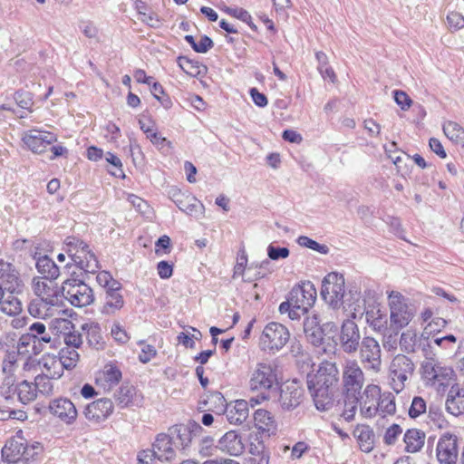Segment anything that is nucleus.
Instances as JSON below:
<instances>
[{
    "label": "nucleus",
    "mask_w": 464,
    "mask_h": 464,
    "mask_svg": "<svg viewBox=\"0 0 464 464\" xmlns=\"http://www.w3.org/2000/svg\"><path fill=\"white\" fill-rule=\"evenodd\" d=\"M14 100L19 107L22 109H29L33 104V96L29 92L17 91L14 93Z\"/></svg>",
    "instance_id": "338daca9"
},
{
    "label": "nucleus",
    "mask_w": 464,
    "mask_h": 464,
    "mask_svg": "<svg viewBox=\"0 0 464 464\" xmlns=\"http://www.w3.org/2000/svg\"><path fill=\"white\" fill-rule=\"evenodd\" d=\"M218 449L215 440L210 436H205L200 440L198 450L200 456L210 457L216 453Z\"/></svg>",
    "instance_id": "5fc2aeb1"
},
{
    "label": "nucleus",
    "mask_w": 464,
    "mask_h": 464,
    "mask_svg": "<svg viewBox=\"0 0 464 464\" xmlns=\"http://www.w3.org/2000/svg\"><path fill=\"white\" fill-rule=\"evenodd\" d=\"M418 342V335L415 332L408 330L403 332L400 338V346L401 351L405 353H414Z\"/></svg>",
    "instance_id": "603ef678"
},
{
    "label": "nucleus",
    "mask_w": 464,
    "mask_h": 464,
    "mask_svg": "<svg viewBox=\"0 0 464 464\" xmlns=\"http://www.w3.org/2000/svg\"><path fill=\"white\" fill-rule=\"evenodd\" d=\"M17 355L24 357L25 359L31 358L32 354H38L43 351V347L36 344L29 333L24 334L17 343Z\"/></svg>",
    "instance_id": "e433bc0d"
},
{
    "label": "nucleus",
    "mask_w": 464,
    "mask_h": 464,
    "mask_svg": "<svg viewBox=\"0 0 464 464\" xmlns=\"http://www.w3.org/2000/svg\"><path fill=\"white\" fill-rule=\"evenodd\" d=\"M15 380L13 375L6 376L0 385V395L6 401H13L16 394Z\"/></svg>",
    "instance_id": "864d4df0"
},
{
    "label": "nucleus",
    "mask_w": 464,
    "mask_h": 464,
    "mask_svg": "<svg viewBox=\"0 0 464 464\" xmlns=\"http://www.w3.org/2000/svg\"><path fill=\"white\" fill-rule=\"evenodd\" d=\"M115 400L121 408L140 407L143 402V396L133 385L123 383L115 393Z\"/></svg>",
    "instance_id": "4be33fe9"
},
{
    "label": "nucleus",
    "mask_w": 464,
    "mask_h": 464,
    "mask_svg": "<svg viewBox=\"0 0 464 464\" xmlns=\"http://www.w3.org/2000/svg\"><path fill=\"white\" fill-rule=\"evenodd\" d=\"M0 310L7 315H16L22 312V303L16 296L9 295L1 301Z\"/></svg>",
    "instance_id": "3c124183"
},
{
    "label": "nucleus",
    "mask_w": 464,
    "mask_h": 464,
    "mask_svg": "<svg viewBox=\"0 0 464 464\" xmlns=\"http://www.w3.org/2000/svg\"><path fill=\"white\" fill-rule=\"evenodd\" d=\"M248 387L256 392L262 400H267L266 392L277 383L276 368L269 362H257L250 367L248 372Z\"/></svg>",
    "instance_id": "20e7f679"
},
{
    "label": "nucleus",
    "mask_w": 464,
    "mask_h": 464,
    "mask_svg": "<svg viewBox=\"0 0 464 464\" xmlns=\"http://www.w3.org/2000/svg\"><path fill=\"white\" fill-rule=\"evenodd\" d=\"M353 435L361 442L363 451L369 452L372 450L374 435L369 426L357 425L353 430Z\"/></svg>",
    "instance_id": "c03bdc74"
},
{
    "label": "nucleus",
    "mask_w": 464,
    "mask_h": 464,
    "mask_svg": "<svg viewBox=\"0 0 464 464\" xmlns=\"http://www.w3.org/2000/svg\"><path fill=\"white\" fill-rule=\"evenodd\" d=\"M82 330L84 332L89 344L96 349H99L102 344V337L101 334V328L96 323H86L82 325Z\"/></svg>",
    "instance_id": "37998d69"
},
{
    "label": "nucleus",
    "mask_w": 464,
    "mask_h": 464,
    "mask_svg": "<svg viewBox=\"0 0 464 464\" xmlns=\"http://www.w3.org/2000/svg\"><path fill=\"white\" fill-rule=\"evenodd\" d=\"M254 420L256 427L263 432L272 434L276 430V420L266 410L259 409L255 411Z\"/></svg>",
    "instance_id": "4c0bfd02"
},
{
    "label": "nucleus",
    "mask_w": 464,
    "mask_h": 464,
    "mask_svg": "<svg viewBox=\"0 0 464 464\" xmlns=\"http://www.w3.org/2000/svg\"><path fill=\"white\" fill-rule=\"evenodd\" d=\"M390 308V328L395 335L406 327L415 316L414 306L401 293L392 291L388 295Z\"/></svg>",
    "instance_id": "7ed1b4c3"
},
{
    "label": "nucleus",
    "mask_w": 464,
    "mask_h": 464,
    "mask_svg": "<svg viewBox=\"0 0 464 464\" xmlns=\"http://www.w3.org/2000/svg\"><path fill=\"white\" fill-rule=\"evenodd\" d=\"M174 202L181 211L188 215L199 217L203 214V204L194 197L179 194L177 195V198L174 199Z\"/></svg>",
    "instance_id": "473e14b6"
},
{
    "label": "nucleus",
    "mask_w": 464,
    "mask_h": 464,
    "mask_svg": "<svg viewBox=\"0 0 464 464\" xmlns=\"http://www.w3.org/2000/svg\"><path fill=\"white\" fill-rule=\"evenodd\" d=\"M97 283L106 290L110 288L121 287V284L112 278L111 275L107 271H101L96 276Z\"/></svg>",
    "instance_id": "052dcab7"
},
{
    "label": "nucleus",
    "mask_w": 464,
    "mask_h": 464,
    "mask_svg": "<svg viewBox=\"0 0 464 464\" xmlns=\"http://www.w3.org/2000/svg\"><path fill=\"white\" fill-rule=\"evenodd\" d=\"M444 134L454 143L464 146V130L455 121H446L443 124Z\"/></svg>",
    "instance_id": "a18cd8bd"
},
{
    "label": "nucleus",
    "mask_w": 464,
    "mask_h": 464,
    "mask_svg": "<svg viewBox=\"0 0 464 464\" xmlns=\"http://www.w3.org/2000/svg\"><path fill=\"white\" fill-rule=\"evenodd\" d=\"M202 431L201 426L196 421L188 424H177L168 430V434L177 450H187L195 436Z\"/></svg>",
    "instance_id": "1a4fd4ad"
},
{
    "label": "nucleus",
    "mask_w": 464,
    "mask_h": 464,
    "mask_svg": "<svg viewBox=\"0 0 464 464\" xmlns=\"http://www.w3.org/2000/svg\"><path fill=\"white\" fill-rule=\"evenodd\" d=\"M381 400V388L376 384H368L359 398L360 415L364 419H372L378 414Z\"/></svg>",
    "instance_id": "2eb2a0df"
},
{
    "label": "nucleus",
    "mask_w": 464,
    "mask_h": 464,
    "mask_svg": "<svg viewBox=\"0 0 464 464\" xmlns=\"http://www.w3.org/2000/svg\"><path fill=\"white\" fill-rule=\"evenodd\" d=\"M359 402V397L358 396H344L343 400V410L341 413V417L345 421H352L354 420L358 403Z\"/></svg>",
    "instance_id": "49530a36"
},
{
    "label": "nucleus",
    "mask_w": 464,
    "mask_h": 464,
    "mask_svg": "<svg viewBox=\"0 0 464 464\" xmlns=\"http://www.w3.org/2000/svg\"><path fill=\"white\" fill-rule=\"evenodd\" d=\"M64 298L75 307L90 305L94 301L92 289L81 279H66L62 285Z\"/></svg>",
    "instance_id": "0eeeda50"
},
{
    "label": "nucleus",
    "mask_w": 464,
    "mask_h": 464,
    "mask_svg": "<svg viewBox=\"0 0 464 464\" xmlns=\"http://www.w3.org/2000/svg\"><path fill=\"white\" fill-rule=\"evenodd\" d=\"M447 21L450 29L459 30L464 28V16L457 12H450L447 15Z\"/></svg>",
    "instance_id": "774afa93"
},
{
    "label": "nucleus",
    "mask_w": 464,
    "mask_h": 464,
    "mask_svg": "<svg viewBox=\"0 0 464 464\" xmlns=\"http://www.w3.org/2000/svg\"><path fill=\"white\" fill-rule=\"evenodd\" d=\"M0 281L5 290L10 294H20L24 290V282L16 267L4 260H0Z\"/></svg>",
    "instance_id": "a211bd4d"
},
{
    "label": "nucleus",
    "mask_w": 464,
    "mask_h": 464,
    "mask_svg": "<svg viewBox=\"0 0 464 464\" xmlns=\"http://www.w3.org/2000/svg\"><path fill=\"white\" fill-rule=\"evenodd\" d=\"M402 433V429L398 424H392L390 426L384 434L383 441L387 445H393L397 440L398 437Z\"/></svg>",
    "instance_id": "69168bd1"
},
{
    "label": "nucleus",
    "mask_w": 464,
    "mask_h": 464,
    "mask_svg": "<svg viewBox=\"0 0 464 464\" xmlns=\"http://www.w3.org/2000/svg\"><path fill=\"white\" fill-rule=\"evenodd\" d=\"M403 440L405 443V450L407 452L415 453L423 447L425 433L417 429H411L405 432Z\"/></svg>",
    "instance_id": "58836bf2"
},
{
    "label": "nucleus",
    "mask_w": 464,
    "mask_h": 464,
    "mask_svg": "<svg viewBox=\"0 0 464 464\" xmlns=\"http://www.w3.org/2000/svg\"><path fill=\"white\" fill-rule=\"evenodd\" d=\"M304 333L306 340L314 346H319L324 340V331L317 315L308 316L304 321Z\"/></svg>",
    "instance_id": "c756f323"
},
{
    "label": "nucleus",
    "mask_w": 464,
    "mask_h": 464,
    "mask_svg": "<svg viewBox=\"0 0 464 464\" xmlns=\"http://www.w3.org/2000/svg\"><path fill=\"white\" fill-rule=\"evenodd\" d=\"M53 377L47 374H38L34 378V388L36 389V393L43 394L44 396H50L53 393V385L51 380Z\"/></svg>",
    "instance_id": "de8ad7c7"
},
{
    "label": "nucleus",
    "mask_w": 464,
    "mask_h": 464,
    "mask_svg": "<svg viewBox=\"0 0 464 464\" xmlns=\"http://www.w3.org/2000/svg\"><path fill=\"white\" fill-rule=\"evenodd\" d=\"M113 410L112 401L109 398H102L89 403L85 407L83 414L89 421L98 424L107 420Z\"/></svg>",
    "instance_id": "6ab92c4d"
},
{
    "label": "nucleus",
    "mask_w": 464,
    "mask_h": 464,
    "mask_svg": "<svg viewBox=\"0 0 464 464\" xmlns=\"http://www.w3.org/2000/svg\"><path fill=\"white\" fill-rule=\"evenodd\" d=\"M178 64L181 70L189 76L197 77L206 72V66L199 63L198 61L191 60L185 56L178 58Z\"/></svg>",
    "instance_id": "a19ab883"
},
{
    "label": "nucleus",
    "mask_w": 464,
    "mask_h": 464,
    "mask_svg": "<svg viewBox=\"0 0 464 464\" xmlns=\"http://www.w3.org/2000/svg\"><path fill=\"white\" fill-rule=\"evenodd\" d=\"M345 293V280L342 274L332 272L322 281L321 295L333 308H339Z\"/></svg>",
    "instance_id": "6e6552de"
},
{
    "label": "nucleus",
    "mask_w": 464,
    "mask_h": 464,
    "mask_svg": "<svg viewBox=\"0 0 464 464\" xmlns=\"http://www.w3.org/2000/svg\"><path fill=\"white\" fill-rule=\"evenodd\" d=\"M290 332L282 324L277 322L268 323L259 339L260 349L270 354H275L282 350L289 342Z\"/></svg>",
    "instance_id": "423d86ee"
},
{
    "label": "nucleus",
    "mask_w": 464,
    "mask_h": 464,
    "mask_svg": "<svg viewBox=\"0 0 464 464\" xmlns=\"http://www.w3.org/2000/svg\"><path fill=\"white\" fill-rule=\"evenodd\" d=\"M44 374H47L53 379H59L63 374V366L59 356L45 353L38 362Z\"/></svg>",
    "instance_id": "7c9ffc66"
},
{
    "label": "nucleus",
    "mask_w": 464,
    "mask_h": 464,
    "mask_svg": "<svg viewBox=\"0 0 464 464\" xmlns=\"http://www.w3.org/2000/svg\"><path fill=\"white\" fill-rule=\"evenodd\" d=\"M361 334L359 327L353 320L343 322L339 334L340 346L346 353H355L360 345Z\"/></svg>",
    "instance_id": "dca6fc26"
},
{
    "label": "nucleus",
    "mask_w": 464,
    "mask_h": 464,
    "mask_svg": "<svg viewBox=\"0 0 464 464\" xmlns=\"http://www.w3.org/2000/svg\"><path fill=\"white\" fill-rule=\"evenodd\" d=\"M140 123V129L146 134L147 138L156 146L163 148L166 144L170 145V142L166 138L159 134L152 127H146L144 123Z\"/></svg>",
    "instance_id": "6e6d98bb"
},
{
    "label": "nucleus",
    "mask_w": 464,
    "mask_h": 464,
    "mask_svg": "<svg viewBox=\"0 0 464 464\" xmlns=\"http://www.w3.org/2000/svg\"><path fill=\"white\" fill-rule=\"evenodd\" d=\"M29 334L34 337V342L40 347L53 342L52 332L47 331L44 324L41 322L34 323L29 326Z\"/></svg>",
    "instance_id": "ea45409f"
},
{
    "label": "nucleus",
    "mask_w": 464,
    "mask_h": 464,
    "mask_svg": "<svg viewBox=\"0 0 464 464\" xmlns=\"http://www.w3.org/2000/svg\"><path fill=\"white\" fill-rule=\"evenodd\" d=\"M22 140L33 153L42 154L46 151L48 146L57 141V135L47 130L33 129L23 134Z\"/></svg>",
    "instance_id": "ddd939ff"
},
{
    "label": "nucleus",
    "mask_w": 464,
    "mask_h": 464,
    "mask_svg": "<svg viewBox=\"0 0 464 464\" xmlns=\"http://www.w3.org/2000/svg\"><path fill=\"white\" fill-rule=\"evenodd\" d=\"M35 267L37 272L41 275L40 277L46 280H55L60 276V269L53 259L47 256H41L35 257Z\"/></svg>",
    "instance_id": "72a5a7b5"
},
{
    "label": "nucleus",
    "mask_w": 464,
    "mask_h": 464,
    "mask_svg": "<svg viewBox=\"0 0 464 464\" xmlns=\"http://www.w3.org/2000/svg\"><path fill=\"white\" fill-rule=\"evenodd\" d=\"M48 411L54 418L66 425L73 424L78 416L74 403L65 397L51 400L48 405Z\"/></svg>",
    "instance_id": "4468645a"
},
{
    "label": "nucleus",
    "mask_w": 464,
    "mask_h": 464,
    "mask_svg": "<svg viewBox=\"0 0 464 464\" xmlns=\"http://www.w3.org/2000/svg\"><path fill=\"white\" fill-rule=\"evenodd\" d=\"M297 243L301 246H304L310 249H313L314 251H317L321 254H327L329 251V248L325 245H321L318 242L313 240L312 238L305 237V236H300L297 238Z\"/></svg>",
    "instance_id": "13d9d810"
},
{
    "label": "nucleus",
    "mask_w": 464,
    "mask_h": 464,
    "mask_svg": "<svg viewBox=\"0 0 464 464\" xmlns=\"http://www.w3.org/2000/svg\"><path fill=\"white\" fill-rule=\"evenodd\" d=\"M420 371L425 386L438 392H444L455 379L452 367L432 358L425 359L421 362Z\"/></svg>",
    "instance_id": "f03ea898"
},
{
    "label": "nucleus",
    "mask_w": 464,
    "mask_h": 464,
    "mask_svg": "<svg viewBox=\"0 0 464 464\" xmlns=\"http://www.w3.org/2000/svg\"><path fill=\"white\" fill-rule=\"evenodd\" d=\"M223 11L233 16V17H236L239 20H241L242 22L247 24L251 28H256V25L252 23V17L250 15V14L243 9V8H232V7H229V6H225V8H223Z\"/></svg>",
    "instance_id": "4d7b16f0"
},
{
    "label": "nucleus",
    "mask_w": 464,
    "mask_h": 464,
    "mask_svg": "<svg viewBox=\"0 0 464 464\" xmlns=\"http://www.w3.org/2000/svg\"><path fill=\"white\" fill-rule=\"evenodd\" d=\"M248 405L244 400L236 401L233 405H228L225 411L227 420L231 424H241L248 417Z\"/></svg>",
    "instance_id": "2f4dec72"
},
{
    "label": "nucleus",
    "mask_w": 464,
    "mask_h": 464,
    "mask_svg": "<svg viewBox=\"0 0 464 464\" xmlns=\"http://www.w3.org/2000/svg\"><path fill=\"white\" fill-rule=\"evenodd\" d=\"M24 449V440L23 438L7 440L1 451L4 464H15L16 461L24 460L22 459L23 450Z\"/></svg>",
    "instance_id": "bb28decb"
},
{
    "label": "nucleus",
    "mask_w": 464,
    "mask_h": 464,
    "mask_svg": "<svg viewBox=\"0 0 464 464\" xmlns=\"http://www.w3.org/2000/svg\"><path fill=\"white\" fill-rule=\"evenodd\" d=\"M303 389L296 381L285 383L280 392L279 402L283 409L290 411L302 401Z\"/></svg>",
    "instance_id": "aec40b11"
},
{
    "label": "nucleus",
    "mask_w": 464,
    "mask_h": 464,
    "mask_svg": "<svg viewBox=\"0 0 464 464\" xmlns=\"http://www.w3.org/2000/svg\"><path fill=\"white\" fill-rule=\"evenodd\" d=\"M152 448L155 450L157 459L160 461H170L176 457L177 450L168 432L159 434L152 444Z\"/></svg>",
    "instance_id": "a878e982"
},
{
    "label": "nucleus",
    "mask_w": 464,
    "mask_h": 464,
    "mask_svg": "<svg viewBox=\"0 0 464 464\" xmlns=\"http://www.w3.org/2000/svg\"><path fill=\"white\" fill-rule=\"evenodd\" d=\"M339 382L335 362L324 361L315 373L307 375V388L318 411H325L334 405V390Z\"/></svg>",
    "instance_id": "f257e3e1"
},
{
    "label": "nucleus",
    "mask_w": 464,
    "mask_h": 464,
    "mask_svg": "<svg viewBox=\"0 0 464 464\" xmlns=\"http://www.w3.org/2000/svg\"><path fill=\"white\" fill-rule=\"evenodd\" d=\"M415 363L405 354L395 355L389 365L388 377L392 389L400 393L413 376Z\"/></svg>",
    "instance_id": "39448f33"
},
{
    "label": "nucleus",
    "mask_w": 464,
    "mask_h": 464,
    "mask_svg": "<svg viewBox=\"0 0 464 464\" xmlns=\"http://www.w3.org/2000/svg\"><path fill=\"white\" fill-rule=\"evenodd\" d=\"M218 450L231 456H239L245 450L241 437L234 430L227 431L218 440Z\"/></svg>",
    "instance_id": "c85d7f7f"
},
{
    "label": "nucleus",
    "mask_w": 464,
    "mask_h": 464,
    "mask_svg": "<svg viewBox=\"0 0 464 464\" xmlns=\"http://www.w3.org/2000/svg\"><path fill=\"white\" fill-rule=\"evenodd\" d=\"M360 347V361L366 370L379 372L382 366V350L377 340L371 336L362 338Z\"/></svg>",
    "instance_id": "9d476101"
},
{
    "label": "nucleus",
    "mask_w": 464,
    "mask_h": 464,
    "mask_svg": "<svg viewBox=\"0 0 464 464\" xmlns=\"http://www.w3.org/2000/svg\"><path fill=\"white\" fill-rule=\"evenodd\" d=\"M16 395L22 404H28L37 397L36 389L33 382L23 381L16 385Z\"/></svg>",
    "instance_id": "79ce46f5"
},
{
    "label": "nucleus",
    "mask_w": 464,
    "mask_h": 464,
    "mask_svg": "<svg viewBox=\"0 0 464 464\" xmlns=\"http://www.w3.org/2000/svg\"><path fill=\"white\" fill-rule=\"evenodd\" d=\"M121 377V372L116 365L107 363L97 373L96 384L109 391L120 382Z\"/></svg>",
    "instance_id": "cd10ccee"
},
{
    "label": "nucleus",
    "mask_w": 464,
    "mask_h": 464,
    "mask_svg": "<svg viewBox=\"0 0 464 464\" xmlns=\"http://www.w3.org/2000/svg\"><path fill=\"white\" fill-rule=\"evenodd\" d=\"M378 414L382 417L386 415H392L396 411L395 398L392 393H381V400L378 405Z\"/></svg>",
    "instance_id": "8fccbe9b"
},
{
    "label": "nucleus",
    "mask_w": 464,
    "mask_h": 464,
    "mask_svg": "<svg viewBox=\"0 0 464 464\" xmlns=\"http://www.w3.org/2000/svg\"><path fill=\"white\" fill-rule=\"evenodd\" d=\"M58 356L64 369L75 367L80 357L76 349H72V347L61 349Z\"/></svg>",
    "instance_id": "09e8293b"
},
{
    "label": "nucleus",
    "mask_w": 464,
    "mask_h": 464,
    "mask_svg": "<svg viewBox=\"0 0 464 464\" xmlns=\"http://www.w3.org/2000/svg\"><path fill=\"white\" fill-rule=\"evenodd\" d=\"M436 457L440 464H457L459 439L451 432H444L438 440Z\"/></svg>",
    "instance_id": "f8f14e48"
},
{
    "label": "nucleus",
    "mask_w": 464,
    "mask_h": 464,
    "mask_svg": "<svg viewBox=\"0 0 464 464\" xmlns=\"http://www.w3.org/2000/svg\"><path fill=\"white\" fill-rule=\"evenodd\" d=\"M139 19L153 28H159L162 24L160 16L152 11L146 13L139 10Z\"/></svg>",
    "instance_id": "e2e57ef3"
},
{
    "label": "nucleus",
    "mask_w": 464,
    "mask_h": 464,
    "mask_svg": "<svg viewBox=\"0 0 464 464\" xmlns=\"http://www.w3.org/2000/svg\"><path fill=\"white\" fill-rule=\"evenodd\" d=\"M427 404L424 399L416 396L412 399L411 405L409 409V415L411 418H417L420 414L426 412Z\"/></svg>",
    "instance_id": "680f3d73"
},
{
    "label": "nucleus",
    "mask_w": 464,
    "mask_h": 464,
    "mask_svg": "<svg viewBox=\"0 0 464 464\" xmlns=\"http://www.w3.org/2000/svg\"><path fill=\"white\" fill-rule=\"evenodd\" d=\"M32 288L37 298L58 303V287L54 280H46L34 276L32 280Z\"/></svg>",
    "instance_id": "5701e85b"
},
{
    "label": "nucleus",
    "mask_w": 464,
    "mask_h": 464,
    "mask_svg": "<svg viewBox=\"0 0 464 464\" xmlns=\"http://www.w3.org/2000/svg\"><path fill=\"white\" fill-rule=\"evenodd\" d=\"M445 408L450 414L456 417L464 413V390L459 384L455 383L450 386Z\"/></svg>",
    "instance_id": "393cba45"
},
{
    "label": "nucleus",
    "mask_w": 464,
    "mask_h": 464,
    "mask_svg": "<svg viewBox=\"0 0 464 464\" xmlns=\"http://www.w3.org/2000/svg\"><path fill=\"white\" fill-rule=\"evenodd\" d=\"M121 288V286L106 290L105 303L102 309L103 314H113L123 307L124 300L120 293Z\"/></svg>",
    "instance_id": "f704fd0d"
},
{
    "label": "nucleus",
    "mask_w": 464,
    "mask_h": 464,
    "mask_svg": "<svg viewBox=\"0 0 464 464\" xmlns=\"http://www.w3.org/2000/svg\"><path fill=\"white\" fill-rule=\"evenodd\" d=\"M82 239L74 237H68L64 241V250L69 256L70 258H77L76 253L77 250L84 244Z\"/></svg>",
    "instance_id": "bf43d9fd"
},
{
    "label": "nucleus",
    "mask_w": 464,
    "mask_h": 464,
    "mask_svg": "<svg viewBox=\"0 0 464 464\" xmlns=\"http://www.w3.org/2000/svg\"><path fill=\"white\" fill-rule=\"evenodd\" d=\"M76 256L77 258H71V260L78 268L86 274H94L97 272L99 268V262L86 243L77 250Z\"/></svg>",
    "instance_id": "b1692460"
},
{
    "label": "nucleus",
    "mask_w": 464,
    "mask_h": 464,
    "mask_svg": "<svg viewBox=\"0 0 464 464\" xmlns=\"http://www.w3.org/2000/svg\"><path fill=\"white\" fill-rule=\"evenodd\" d=\"M57 302H50L42 298L33 299L28 304V312L34 317L46 318L53 314V307Z\"/></svg>",
    "instance_id": "c9c22d12"
},
{
    "label": "nucleus",
    "mask_w": 464,
    "mask_h": 464,
    "mask_svg": "<svg viewBox=\"0 0 464 464\" xmlns=\"http://www.w3.org/2000/svg\"><path fill=\"white\" fill-rule=\"evenodd\" d=\"M63 341L66 344V347L76 349L79 348L82 343V336L77 331H69L68 333H64Z\"/></svg>",
    "instance_id": "0e129e2a"
},
{
    "label": "nucleus",
    "mask_w": 464,
    "mask_h": 464,
    "mask_svg": "<svg viewBox=\"0 0 464 464\" xmlns=\"http://www.w3.org/2000/svg\"><path fill=\"white\" fill-rule=\"evenodd\" d=\"M365 321L368 325L376 333H380L385 335L386 333L392 332L387 314L379 306L368 307L365 310Z\"/></svg>",
    "instance_id": "412c9836"
},
{
    "label": "nucleus",
    "mask_w": 464,
    "mask_h": 464,
    "mask_svg": "<svg viewBox=\"0 0 464 464\" xmlns=\"http://www.w3.org/2000/svg\"><path fill=\"white\" fill-rule=\"evenodd\" d=\"M289 296L294 306L309 310L316 300V289L312 282L306 281L293 287Z\"/></svg>",
    "instance_id": "f3484780"
},
{
    "label": "nucleus",
    "mask_w": 464,
    "mask_h": 464,
    "mask_svg": "<svg viewBox=\"0 0 464 464\" xmlns=\"http://www.w3.org/2000/svg\"><path fill=\"white\" fill-rule=\"evenodd\" d=\"M364 383V374L356 361H347L343 371V396H358Z\"/></svg>",
    "instance_id": "9b49d317"
}]
</instances>
